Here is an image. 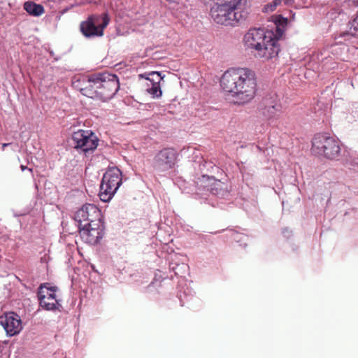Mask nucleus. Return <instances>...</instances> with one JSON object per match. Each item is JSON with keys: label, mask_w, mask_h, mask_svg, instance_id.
Wrapping results in <instances>:
<instances>
[{"label": "nucleus", "mask_w": 358, "mask_h": 358, "mask_svg": "<svg viewBox=\"0 0 358 358\" xmlns=\"http://www.w3.org/2000/svg\"><path fill=\"white\" fill-rule=\"evenodd\" d=\"M259 111L266 119L269 120L275 117L278 109L275 105H265L260 106Z\"/></svg>", "instance_id": "a211bd4d"}, {"label": "nucleus", "mask_w": 358, "mask_h": 358, "mask_svg": "<svg viewBox=\"0 0 358 358\" xmlns=\"http://www.w3.org/2000/svg\"><path fill=\"white\" fill-rule=\"evenodd\" d=\"M220 85L225 92L236 97L240 103H248L256 93L255 73L249 69L228 70L222 76Z\"/></svg>", "instance_id": "f257e3e1"}, {"label": "nucleus", "mask_w": 358, "mask_h": 358, "mask_svg": "<svg viewBox=\"0 0 358 358\" xmlns=\"http://www.w3.org/2000/svg\"><path fill=\"white\" fill-rule=\"evenodd\" d=\"M24 9L30 15H32L34 17L41 16L45 12L43 6H42L41 4L36 3L34 1H26L24 3Z\"/></svg>", "instance_id": "f3484780"}, {"label": "nucleus", "mask_w": 358, "mask_h": 358, "mask_svg": "<svg viewBox=\"0 0 358 358\" xmlns=\"http://www.w3.org/2000/svg\"><path fill=\"white\" fill-rule=\"evenodd\" d=\"M282 0H273L271 3L264 6V12H272L275 10L276 7L281 3Z\"/></svg>", "instance_id": "b1692460"}, {"label": "nucleus", "mask_w": 358, "mask_h": 358, "mask_svg": "<svg viewBox=\"0 0 358 358\" xmlns=\"http://www.w3.org/2000/svg\"><path fill=\"white\" fill-rule=\"evenodd\" d=\"M212 178H215L214 177H209L207 175H202L201 178H199L196 181H195L196 190L200 192H210L213 180Z\"/></svg>", "instance_id": "dca6fc26"}, {"label": "nucleus", "mask_w": 358, "mask_h": 358, "mask_svg": "<svg viewBox=\"0 0 358 358\" xmlns=\"http://www.w3.org/2000/svg\"><path fill=\"white\" fill-rule=\"evenodd\" d=\"M348 27L350 28V34L352 36H356L358 34V16L354 20L349 22Z\"/></svg>", "instance_id": "5701e85b"}, {"label": "nucleus", "mask_w": 358, "mask_h": 358, "mask_svg": "<svg viewBox=\"0 0 358 358\" xmlns=\"http://www.w3.org/2000/svg\"><path fill=\"white\" fill-rule=\"evenodd\" d=\"M312 151L327 159H335L340 155L341 148L334 137L318 134L313 138Z\"/></svg>", "instance_id": "39448f33"}, {"label": "nucleus", "mask_w": 358, "mask_h": 358, "mask_svg": "<svg viewBox=\"0 0 358 358\" xmlns=\"http://www.w3.org/2000/svg\"><path fill=\"white\" fill-rule=\"evenodd\" d=\"M122 184V172L117 167L109 168L103 174L100 185L99 198L109 201Z\"/></svg>", "instance_id": "423d86ee"}, {"label": "nucleus", "mask_w": 358, "mask_h": 358, "mask_svg": "<svg viewBox=\"0 0 358 358\" xmlns=\"http://www.w3.org/2000/svg\"><path fill=\"white\" fill-rule=\"evenodd\" d=\"M101 212L94 204L86 203L83 205L75 214L74 220L81 225H97L101 222Z\"/></svg>", "instance_id": "9d476101"}, {"label": "nucleus", "mask_w": 358, "mask_h": 358, "mask_svg": "<svg viewBox=\"0 0 358 358\" xmlns=\"http://www.w3.org/2000/svg\"><path fill=\"white\" fill-rule=\"evenodd\" d=\"M67 246H68V247H70V246H73V244H71V243H69V244L67 245Z\"/></svg>", "instance_id": "c756f323"}, {"label": "nucleus", "mask_w": 358, "mask_h": 358, "mask_svg": "<svg viewBox=\"0 0 358 358\" xmlns=\"http://www.w3.org/2000/svg\"><path fill=\"white\" fill-rule=\"evenodd\" d=\"M71 141L74 149L86 155L97 148L99 139L90 130L79 129L72 134Z\"/></svg>", "instance_id": "6e6552de"}, {"label": "nucleus", "mask_w": 358, "mask_h": 358, "mask_svg": "<svg viewBox=\"0 0 358 358\" xmlns=\"http://www.w3.org/2000/svg\"><path fill=\"white\" fill-rule=\"evenodd\" d=\"M282 233L284 234H285V233L289 234L291 233V231L288 229H284L282 231Z\"/></svg>", "instance_id": "cd10ccee"}, {"label": "nucleus", "mask_w": 358, "mask_h": 358, "mask_svg": "<svg viewBox=\"0 0 358 358\" xmlns=\"http://www.w3.org/2000/svg\"><path fill=\"white\" fill-rule=\"evenodd\" d=\"M58 290L57 286H50L49 283L41 284L37 292L40 306L46 310H59L62 306L56 294Z\"/></svg>", "instance_id": "1a4fd4ad"}, {"label": "nucleus", "mask_w": 358, "mask_h": 358, "mask_svg": "<svg viewBox=\"0 0 358 358\" xmlns=\"http://www.w3.org/2000/svg\"><path fill=\"white\" fill-rule=\"evenodd\" d=\"M354 1L357 3V4H358V0H354Z\"/></svg>", "instance_id": "7c9ffc66"}, {"label": "nucleus", "mask_w": 358, "mask_h": 358, "mask_svg": "<svg viewBox=\"0 0 358 358\" xmlns=\"http://www.w3.org/2000/svg\"><path fill=\"white\" fill-rule=\"evenodd\" d=\"M233 238L239 243L240 246H246L248 244V236L244 234L238 232L234 233Z\"/></svg>", "instance_id": "412c9836"}, {"label": "nucleus", "mask_w": 358, "mask_h": 358, "mask_svg": "<svg viewBox=\"0 0 358 358\" xmlns=\"http://www.w3.org/2000/svg\"><path fill=\"white\" fill-rule=\"evenodd\" d=\"M244 40L248 48L256 50L258 55L266 59L277 57L280 51L278 38L272 31L264 28L250 29Z\"/></svg>", "instance_id": "7ed1b4c3"}, {"label": "nucleus", "mask_w": 358, "mask_h": 358, "mask_svg": "<svg viewBox=\"0 0 358 358\" xmlns=\"http://www.w3.org/2000/svg\"><path fill=\"white\" fill-rule=\"evenodd\" d=\"M357 16H358V15H357Z\"/></svg>", "instance_id": "2f4dec72"}, {"label": "nucleus", "mask_w": 358, "mask_h": 358, "mask_svg": "<svg viewBox=\"0 0 358 358\" xmlns=\"http://www.w3.org/2000/svg\"><path fill=\"white\" fill-rule=\"evenodd\" d=\"M347 162L352 166L358 168V157L350 155Z\"/></svg>", "instance_id": "a878e982"}, {"label": "nucleus", "mask_w": 358, "mask_h": 358, "mask_svg": "<svg viewBox=\"0 0 358 358\" xmlns=\"http://www.w3.org/2000/svg\"><path fill=\"white\" fill-rule=\"evenodd\" d=\"M101 222L97 225H81L78 227L79 234L84 243L89 245H96L102 238L103 233L101 229Z\"/></svg>", "instance_id": "ddd939ff"}, {"label": "nucleus", "mask_w": 358, "mask_h": 358, "mask_svg": "<svg viewBox=\"0 0 358 358\" xmlns=\"http://www.w3.org/2000/svg\"><path fill=\"white\" fill-rule=\"evenodd\" d=\"M215 166V164L211 162H206L203 160L201 163L199 164V169L201 171H209L210 169H213Z\"/></svg>", "instance_id": "393cba45"}, {"label": "nucleus", "mask_w": 358, "mask_h": 358, "mask_svg": "<svg viewBox=\"0 0 358 358\" xmlns=\"http://www.w3.org/2000/svg\"><path fill=\"white\" fill-rule=\"evenodd\" d=\"M139 77L149 80L151 84L156 85L160 84L161 80L164 78V76H162L161 73L158 71H151L149 73L140 74Z\"/></svg>", "instance_id": "6ab92c4d"}, {"label": "nucleus", "mask_w": 358, "mask_h": 358, "mask_svg": "<svg viewBox=\"0 0 358 358\" xmlns=\"http://www.w3.org/2000/svg\"><path fill=\"white\" fill-rule=\"evenodd\" d=\"M0 324L8 336L17 335L22 329L20 317L14 312L4 313L1 315L0 316Z\"/></svg>", "instance_id": "f8f14e48"}, {"label": "nucleus", "mask_w": 358, "mask_h": 358, "mask_svg": "<svg viewBox=\"0 0 358 358\" xmlns=\"http://www.w3.org/2000/svg\"><path fill=\"white\" fill-rule=\"evenodd\" d=\"M120 89L117 76L108 72L94 73L87 77L85 86L80 88L82 94L94 99L106 101Z\"/></svg>", "instance_id": "f03ea898"}, {"label": "nucleus", "mask_w": 358, "mask_h": 358, "mask_svg": "<svg viewBox=\"0 0 358 358\" xmlns=\"http://www.w3.org/2000/svg\"><path fill=\"white\" fill-rule=\"evenodd\" d=\"M167 257L165 258L167 259L170 262V267L174 271L176 275L182 276L183 272L181 270H185L187 268V265L182 262L179 263L180 261V255L176 253L173 250V248H169L167 250ZM182 262V259L181 260Z\"/></svg>", "instance_id": "4468645a"}, {"label": "nucleus", "mask_w": 358, "mask_h": 358, "mask_svg": "<svg viewBox=\"0 0 358 358\" xmlns=\"http://www.w3.org/2000/svg\"><path fill=\"white\" fill-rule=\"evenodd\" d=\"M151 87L147 90L148 92L152 95L154 98H159L162 96V92L161 90L159 84H151Z\"/></svg>", "instance_id": "4be33fe9"}, {"label": "nucleus", "mask_w": 358, "mask_h": 358, "mask_svg": "<svg viewBox=\"0 0 358 358\" xmlns=\"http://www.w3.org/2000/svg\"><path fill=\"white\" fill-rule=\"evenodd\" d=\"M20 169L22 171H24V170L26 169H28L30 172L32 173V169H29L27 166H24V165H21L20 166Z\"/></svg>", "instance_id": "bb28decb"}, {"label": "nucleus", "mask_w": 358, "mask_h": 358, "mask_svg": "<svg viewBox=\"0 0 358 358\" xmlns=\"http://www.w3.org/2000/svg\"><path fill=\"white\" fill-rule=\"evenodd\" d=\"M213 184L211 191L210 192L212 194L215 195L220 198H225L229 194V185L219 180L212 178Z\"/></svg>", "instance_id": "2eb2a0df"}, {"label": "nucleus", "mask_w": 358, "mask_h": 358, "mask_svg": "<svg viewBox=\"0 0 358 358\" xmlns=\"http://www.w3.org/2000/svg\"><path fill=\"white\" fill-rule=\"evenodd\" d=\"M176 157L177 153L173 148H164L155 155L153 167L157 171H166L174 166Z\"/></svg>", "instance_id": "9b49d317"}, {"label": "nucleus", "mask_w": 358, "mask_h": 358, "mask_svg": "<svg viewBox=\"0 0 358 358\" xmlns=\"http://www.w3.org/2000/svg\"><path fill=\"white\" fill-rule=\"evenodd\" d=\"M10 143H3V149H4V148H6V146L9 145Z\"/></svg>", "instance_id": "c85d7f7f"}, {"label": "nucleus", "mask_w": 358, "mask_h": 358, "mask_svg": "<svg viewBox=\"0 0 358 358\" xmlns=\"http://www.w3.org/2000/svg\"><path fill=\"white\" fill-rule=\"evenodd\" d=\"M272 17H273V21L275 24L276 29L278 31H281L280 27H284L287 24V18L284 17L280 15H274Z\"/></svg>", "instance_id": "aec40b11"}, {"label": "nucleus", "mask_w": 358, "mask_h": 358, "mask_svg": "<svg viewBox=\"0 0 358 358\" xmlns=\"http://www.w3.org/2000/svg\"><path fill=\"white\" fill-rule=\"evenodd\" d=\"M247 7L248 0H230L213 7L210 15L217 24L234 27L247 18Z\"/></svg>", "instance_id": "20e7f679"}, {"label": "nucleus", "mask_w": 358, "mask_h": 358, "mask_svg": "<svg viewBox=\"0 0 358 358\" xmlns=\"http://www.w3.org/2000/svg\"><path fill=\"white\" fill-rule=\"evenodd\" d=\"M110 19L107 13L91 15L86 20L80 24V31L87 38L101 37L103 30L108 26Z\"/></svg>", "instance_id": "0eeeda50"}]
</instances>
